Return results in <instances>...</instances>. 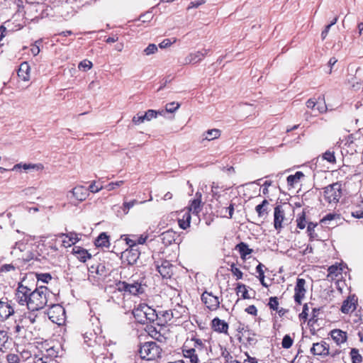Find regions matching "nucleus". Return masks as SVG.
I'll list each match as a JSON object with an SVG mask.
<instances>
[{"mask_svg": "<svg viewBox=\"0 0 363 363\" xmlns=\"http://www.w3.org/2000/svg\"><path fill=\"white\" fill-rule=\"evenodd\" d=\"M50 295L49 289L45 286L36 287L33 291L31 297L28 298V308L35 311L43 308L48 304V296Z\"/></svg>", "mask_w": 363, "mask_h": 363, "instance_id": "1", "label": "nucleus"}, {"mask_svg": "<svg viewBox=\"0 0 363 363\" xmlns=\"http://www.w3.org/2000/svg\"><path fill=\"white\" fill-rule=\"evenodd\" d=\"M116 286L118 291L133 296H139L144 294L146 288L143 279L133 281V282L119 281L116 284Z\"/></svg>", "mask_w": 363, "mask_h": 363, "instance_id": "2", "label": "nucleus"}, {"mask_svg": "<svg viewBox=\"0 0 363 363\" xmlns=\"http://www.w3.org/2000/svg\"><path fill=\"white\" fill-rule=\"evenodd\" d=\"M162 349L155 342H147L141 345L138 350L140 357L146 360H152L160 356Z\"/></svg>", "mask_w": 363, "mask_h": 363, "instance_id": "3", "label": "nucleus"}, {"mask_svg": "<svg viewBox=\"0 0 363 363\" xmlns=\"http://www.w3.org/2000/svg\"><path fill=\"white\" fill-rule=\"evenodd\" d=\"M325 200L330 204H337L342 196V185L338 182L333 183L323 189Z\"/></svg>", "mask_w": 363, "mask_h": 363, "instance_id": "4", "label": "nucleus"}, {"mask_svg": "<svg viewBox=\"0 0 363 363\" xmlns=\"http://www.w3.org/2000/svg\"><path fill=\"white\" fill-rule=\"evenodd\" d=\"M44 169V166L41 163L33 164V163H23L20 162L13 166L11 169H6L1 167V174L4 172L9 171H19L23 169L25 172H30L34 171H42Z\"/></svg>", "mask_w": 363, "mask_h": 363, "instance_id": "5", "label": "nucleus"}, {"mask_svg": "<svg viewBox=\"0 0 363 363\" xmlns=\"http://www.w3.org/2000/svg\"><path fill=\"white\" fill-rule=\"evenodd\" d=\"M29 247L30 246L28 243L23 241L16 242L11 254L14 253L16 255H18V250L19 252L23 253L21 256H18V259H21L25 262H29L34 259L35 257V255L29 250Z\"/></svg>", "mask_w": 363, "mask_h": 363, "instance_id": "6", "label": "nucleus"}, {"mask_svg": "<svg viewBox=\"0 0 363 363\" xmlns=\"http://www.w3.org/2000/svg\"><path fill=\"white\" fill-rule=\"evenodd\" d=\"M33 291V290L28 286H24L22 283H18L15 294L17 302L21 306L26 305L28 306V298L31 297L30 294L32 295Z\"/></svg>", "mask_w": 363, "mask_h": 363, "instance_id": "7", "label": "nucleus"}, {"mask_svg": "<svg viewBox=\"0 0 363 363\" xmlns=\"http://www.w3.org/2000/svg\"><path fill=\"white\" fill-rule=\"evenodd\" d=\"M201 301L205 304V306L210 311H216L219 308L220 306V300L219 298L216 296H214L212 292H208L205 291L201 294Z\"/></svg>", "mask_w": 363, "mask_h": 363, "instance_id": "8", "label": "nucleus"}, {"mask_svg": "<svg viewBox=\"0 0 363 363\" xmlns=\"http://www.w3.org/2000/svg\"><path fill=\"white\" fill-rule=\"evenodd\" d=\"M306 280L302 278H298L294 288V301L298 305L301 304V301L305 297L306 293Z\"/></svg>", "mask_w": 363, "mask_h": 363, "instance_id": "9", "label": "nucleus"}, {"mask_svg": "<svg viewBox=\"0 0 363 363\" xmlns=\"http://www.w3.org/2000/svg\"><path fill=\"white\" fill-rule=\"evenodd\" d=\"M155 267L157 271L160 274V275L164 279L171 278V277L173 274L174 266L168 260H162L160 264H159V262H157L155 264Z\"/></svg>", "mask_w": 363, "mask_h": 363, "instance_id": "10", "label": "nucleus"}, {"mask_svg": "<svg viewBox=\"0 0 363 363\" xmlns=\"http://www.w3.org/2000/svg\"><path fill=\"white\" fill-rule=\"evenodd\" d=\"M80 234L75 232H69L68 233H60L58 236L63 238L62 240V245L65 247H68L79 242L80 240Z\"/></svg>", "mask_w": 363, "mask_h": 363, "instance_id": "11", "label": "nucleus"}, {"mask_svg": "<svg viewBox=\"0 0 363 363\" xmlns=\"http://www.w3.org/2000/svg\"><path fill=\"white\" fill-rule=\"evenodd\" d=\"M311 352L313 355H321L326 356L329 354V346L324 342H316L313 344V347L311 348Z\"/></svg>", "mask_w": 363, "mask_h": 363, "instance_id": "12", "label": "nucleus"}, {"mask_svg": "<svg viewBox=\"0 0 363 363\" xmlns=\"http://www.w3.org/2000/svg\"><path fill=\"white\" fill-rule=\"evenodd\" d=\"M285 217V213L282 206L278 205L274 208V225L276 230H279L282 228V222Z\"/></svg>", "mask_w": 363, "mask_h": 363, "instance_id": "13", "label": "nucleus"}, {"mask_svg": "<svg viewBox=\"0 0 363 363\" xmlns=\"http://www.w3.org/2000/svg\"><path fill=\"white\" fill-rule=\"evenodd\" d=\"M160 238L162 244H164L165 246H169L173 242H176V240L179 238V235L175 231L172 230H168L162 233L160 235Z\"/></svg>", "mask_w": 363, "mask_h": 363, "instance_id": "14", "label": "nucleus"}, {"mask_svg": "<svg viewBox=\"0 0 363 363\" xmlns=\"http://www.w3.org/2000/svg\"><path fill=\"white\" fill-rule=\"evenodd\" d=\"M140 252L139 251L138 247L127 249L124 252V256L128 262V264L130 265H133L137 262L140 257Z\"/></svg>", "mask_w": 363, "mask_h": 363, "instance_id": "15", "label": "nucleus"}, {"mask_svg": "<svg viewBox=\"0 0 363 363\" xmlns=\"http://www.w3.org/2000/svg\"><path fill=\"white\" fill-rule=\"evenodd\" d=\"M143 308L145 313V324L154 323L155 321L158 322V320H161V317L159 316L158 313L155 309L146 304L144 305Z\"/></svg>", "mask_w": 363, "mask_h": 363, "instance_id": "16", "label": "nucleus"}, {"mask_svg": "<svg viewBox=\"0 0 363 363\" xmlns=\"http://www.w3.org/2000/svg\"><path fill=\"white\" fill-rule=\"evenodd\" d=\"M212 328L218 333H227L228 324L225 320L216 317L212 320Z\"/></svg>", "mask_w": 363, "mask_h": 363, "instance_id": "17", "label": "nucleus"}, {"mask_svg": "<svg viewBox=\"0 0 363 363\" xmlns=\"http://www.w3.org/2000/svg\"><path fill=\"white\" fill-rule=\"evenodd\" d=\"M73 254L77 257V258L82 262H85L87 259H91V255L89 252L82 248L81 247L75 246L72 249Z\"/></svg>", "mask_w": 363, "mask_h": 363, "instance_id": "18", "label": "nucleus"}, {"mask_svg": "<svg viewBox=\"0 0 363 363\" xmlns=\"http://www.w3.org/2000/svg\"><path fill=\"white\" fill-rule=\"evenodd\" d=\"M73 196L79 201H84L89 195L88 189L83 186H77L72 189Z\"/></svg>", "mask_w": 363, "mask_h": 363, "instance_id": "19", "label": "nucleus"}, {"mask_svg": "<svg viewBox=\"0 0 363 363\" xmlns=\"http://www.w3.org/2000/svg\"><path fill=\"white\" fill-rule=\"evenodd\" d=\"M30 66L27 62L21 64L17 74L23 81H28L30 79Z\"/></svg>", "mask_w": 363, "mask_h": 363, "instance_id": "20", "label": "nucleus"}, {"mask_svg": "<svg viewBox=\"0 0 363 363\" xmlns=\"http://www.w3.org/2000/svg\"><path fill=\"white\" fill-rule=\"evenodd\" d=\"M331 337L337 345H340L346 341L347 333L341 330L335 329L331 331Z\"/></svg>", "mask_w": 363, "mask_h": 363, "instance_id": "21", "label": "nucleus"}, {"mask_svg": "<svg viewBox=\"0 0 363 363\" xmlns=\"http://www.w3.org/2000/svg\"><path fill=\"white\" fill-rule=\"evenodd\" d=\"M235 249L239 252L240 257L243 260L246 259L247 256L253 252L252 249H250L248 245L243 242L238 243L236 245Z\"/></svg>", "mask_w": 363, "mask_h": 363, "instance_id": "22", "label": "nucleus"}, {"mask_svg": "<svg viewBox=\"0 0 363 363\" xmlns=\"http://www.w3.org/2000/svg\"><path fill=\"white\" fill-rule=\"evenodd\" d=\"M145 304H140L137 308L133 311V314L135 320L141 323L145 324V313L143 308Z\"/></svg>", "mask_w": 363, "mask_h": 363, "instance_id": "23", "label": "nucleus"}, {"mask_svg": "<svg viewBox=\"0 0 363 363\" xmlns=\"http://www.w3.org/2000/svg\"><path fill=\"white\" fill-rule=\"evenodd\" d=\"M94 244L98 247H108L110 245L109 237L106 233H101L95 240Z\"/></svg>", "mask_w": 363, "mask_h": 363, "instance_id": "24", "label": "nucleus"}, {"mask_svg": "<svg viewBox=\"0 0 363 363\" xmlns=\"http://www.w3.org/2000/svg\"><path fill=\"white\" fill-rule=\"evenodd\" d=\"M14 309L13 306L7 302L1 301V320L3 319H8L10 316L13 315Z\"/></svg>", "mask_w": 363, "mask_h": 363, "instance_id": "25", "label": "nucleus"}, {"mask_svg": "<svg viewBox=\"0 0 363 363\" xmlns=\"http://www.w3.org/2000/svg\"><path fill=\"white\" fill-rule=\"evenodd\" d=\"M355 308H356V306L354 302V300L351 299L350 298H347L342 303V305L341 306V311L343 313L348 314L349 313L354 311Z\"/></svg>", "mask_w": 363, "mask_h": 363, "instance_id": "26", "label": "nucleus"}, {"mask_svg": "<svg viewBox=\"0 0 363 363\" xmlns=\"http://www.w3.org/2000/svg\"><path fill=\"white\" fill-rule=\"evenodd\" d=\"M190 222L191 215L189 211L184 212L182 218H179L178 219L179 225L183 230H186L190 226Z\"/></svg>", "mask_w": 363, "mask_h": 363, "instance_id": "27", "label": "nucleus"}, {"mask_svg": "<svg viewBox=\"0 0 363 363\" xmlns=\"http://www.w3.org/2000/svg\"><path fill=\"white\" fill-rule=\"evenodd\" d=\"M208 52V50L204 49L201 51H197L189 55V63H197L200 62Z\"/></svg>", "mask_w": 363, "mask_h": 363, "instance_id": "28", "label": "nucleus"}, {"mask_svg": "<svg viewBox=\"0 0 363 363\" xmlns=\"http://www.w3.org/2000/svg\"><path fill=\"white\" fill-rule=\"evenodd\" d=\"M183 354L184 357L189 358L191 363H198V354L196 352V348L183 349Z\"/></svg>", "mask_w": 363, "mask_h": 363, "instance_id": "29", "label": "nucleus"}, {"mask_svg": "<svg viewBox=\"0 0 363 363\" xmlns=\"http://www.w3.org/2000/svg\"><path fill=\"white\" fill-rule=\"evenodd\" d=\"M158 314L161 317V320H158L157 322L158 325H163L172 319V313H170V311H160Z\"/></svg>", "mask_w": 363, "mask_h": 363, "instance_id": "30", "label": "nucleus"}, {"mask_svg": "<svg viewBox=\"0 0 363 363\" xmlns=\"http://www.w3.org/2000/svg\"><path fill=\"white\" fill-rule=\"evenodd\" d=\"M303 177L304 174L302 172H296L294 174L289 175L287 177V184L290 186H294V184L298 183Z\"/></svg>", "mask_w": 363, "mask_h": 363, "instance_id": "31", "label": "nucleus"}, {"mask_svg": "<svg viewBox=\"0 0 363 363\" xmlns=\"http://www.w3.org/2000/svg\"><path fill=\"white\" fill-rule=\"evenodd\" d=\"M220 135V131L218 129H211L208 130L203 134V139L207 140H212L213 139L218 138Z\"/></svg>", "mask_w": 363, "mask_h": 363, "instance_id": "32", "label": "nucleus"}, {"mask_svg": "<svg viewBox=\"0 0 363 363\" xmlns=\"http://www.w3.org/2000/svg\"><path fill=\"white\" fill-rule=\"evenodd\" d=\"M236 293L238 296H241L243 299L250 298L248 295V291L246 288V286L243 284L238 283L236 287Z\"/></svg>", "mask_w": 363, "mask_h": 363, "instance_id": "33", "label": "nucleus"}, {"mask_svg": "<svg viewBox=\"0 0 363 363\" xmlns=\"http://www.w3.org/2000/svg\"><path fill=\"white\" fill-rule=\"evenodd\" d=\"M164 111H155L152 109L147 110L144 113V117L146 118V121H150L153 118H156L158 115H163Z\"/></svg>", "mask_w": 363, "mask_h": 363, "instance_id": "34", "label": "nucleus"}, {"mask_svg": "<svg viewBox=\"0 0 363 363\" xmlns=\"http://www.w3.org/2000/svg\"><path fill=\"white\" fill-rule=\"evenodd\" d=\"M340 215L339 214H337V213H328L327 215H325L321 220H320V223L324 225H330V222L335 220V219H338L340 220Z\"/></svg>", "mask_w": 363, "mask_h": 363, "instance_id": "35", "label": "nucleus"}, {"mask_svg": "<svg viewBox=\"0 0 363 363\" xmlns=\"http://www.w3.org/2000/svg\"><path fill=\"white\" fill-rule=\"evenodd\" d=\"M84 339L88 346H92L93 342H96V333L95 332H86L84 334Z\"/></svg>", "mask_w": 363, "mask_h": 363, "instance_id": "36", "label": "nucleus"}, {"mask_svg": "<svg viewBox=\"0 0 363 363\" xmlns=\"http://www.w3.org/2000/svg\"><path fill=\"white\" fill-rule=\"evenodd\" d=\"M35 363H55V361L51 360L50 357H48L45 354H35L34 357Z\"/></svg>", "mask_w": 363, "mask_h": 363, "instance_id": "37", "label": "nucleus"}, {"mask_svg": "<svg viewBox=\"0 0 363 363\" xmlns=\"http://www.w3.org/2000/svg\"><path fill=\"white\" fill-rule=\"evenodd\" d=\"M145 201L138 202L137 200L133 199L130 201H124L123 203L122 209L125 214H127L129 211V210L133 208L135 204H138L139 203H143Z\"/></svg>", "mask_w": 363, "mask_h": 363, "instance_id": "38", "label": "nucleus"}, {"mask_svg": "<svg viewBox=\"0 0 363 363\" xmlns=\"http://www.w3.org/2000/svg\"><path fill=\"white\" fill-rule=\"evenodd\" d=\"M317 226V223L310 222L307 225V231L311 240L317 239L318 235L315 233V228Z\"/></svg>", "mask_w": 363, "mask_h": 363, "instance_id": "39", "label": "nucleus"}, {"mask_svg": "<svg viewBox=\"0 0 363 363\" xmlns=\"http://www.w3.org/2000/svg\"><path fill=\"white\" fill-rule=\"evenodd\" d=\"M264 267V265L262 264V263H259L257 267H256V272L258 273L259 274V279L262 284V286H267V284L264 283V269L263 268Z\"/></svg>", "mask_w": 363, "mask_h": 363, "instance_id": "40", "label": "nucleus"}, {"mask_svg": "<svg viewBox=\"0 0 363 363\" xmlns=\"http://www.w3.org/2000/svg\"><path fill=\"white\" fill-rule=\"evenodd\" d=\"M350 356L352 363H360L362 361V357L359 354L358 350L352 348L350 351Z\"/></svg>", "mask_w": 363, "mask_h": 363, "instance_id": "41", "label": "nucleus"}, {"mask_svg": "<svg viewBox=\"0 0 363 363\" xmlns=\"http://www.w3.org/2000/svg\"><path fill=\"white\" fill-rule=\"evenodd\" d=\"M296 223H297V227L300 229L305 228L306 225V213L304 212H302L301 213L298 215V217L296 218Z\"/></svg>", "mask_w": 363, "mask_h": 363, "instance_id": "42", "label": "nucleus"}, {"mask_svg": "<svg viewBox=\"0 0 363 363\" xmlns=\"http://www.w3.org/2000/svg\"><path fill=\"white\" fill-rule=\"evenodd\" d=\"M190 211H193L195 213H199L201 211V200L195 199L192 201L190 206Z\"/></svg>", "mask_w": 363, "mask_h": 363, "instance_id": "43", "label": "nucleus"}, {"mask_svg": "<svg viewBox=\"0 0 363 363\" xmlns=\"http://www.w3.org/2000/svg\"><path fill=\"white\" fill-rule=\"evenodd\" d=\"M268 204H269V202L267 201V200L264 199L262 201V202L260 204H259L256 206L255 210L259 217L262 216L264 213L266 212L267 209L265 207Z\"/></svg>", "mask_w": 363, "mask_h": 363, "instance_id": "44", "label": "nucleus"}, {"mask_svg": "<svg viewBox=\"0 0 363 363\" xmlns=\"http://www.w3.org/2000/svg\"><path fill=\"white\" fill-rule=\"evenodd\" d=\"M294 340L289 335L284 336L281 342L282 347L284 349L290 348L293 345Z\"/></svg>", "mask_w": 363, "mask_h": 363, "instance_id": "45", "label": "nucleus"}, {"mask_svg": "<svg viewBox=\"0 0 363 363\" xmlns=\"http://www.w3.org/2000/svg\"><path fill=\"white\" fill-rule=\"evenodd\" d=\"M180 107V104L177 102L168 103L165 106V111L167 113H174Z\"/></svg>", "mask_w": 363, "mask_h": 363, "instance_id": "46", "label": "nucleus"}, {"mask_svg": "<svg viewBox=\"0 0 363 363\" xmlns=\"http://www.w3.org/2000/svg\"><path fill=\"white\" fill-rule=\"evenodd\" d=\"M230 271L232 274L236 277V279L239 280L242 278L243 274L242 272L235 266V263H232L230 264Z\"/></svg>", "mask_w": 363, "mask_h": 363, "instance_id": "47", "label": "nucleus"}, {"mask_svg": "<svg viewBox=\"0 0 363 363\" xmlns=\"http://www.w3.org/2000/svg\"><path fill=\"white\" fill-rule=\"evenodd\" d=\"M92 62L88 60H84L83 61L80 62L78 68L83 71H87L90 69L92 67Z\"/></svg>", "mask_w": 363, "mask_h": 363, "instance_id": "48", "label": "nucleus"}, {"mask_svg": "<svg viewBox=\"0 0 363 363\" xmlns=\"http://www.w3.org/2000/svg\"><path fill=\"white\" fill-rule=\"evenodd\" d=\"M323 160H327L330 163H335L336 159L335 157V153L333 151L328 150L323 155Z\"/></svg>", "mask_w": 363, "mask_h": 363, "instance_id": "49", "label": "nucleus"}, {"mask_svg": "<svg viewBox=\"0 0 363 363\" xmlns=\"http://www.w3.org/2000/svg\"><path fill=\"white\" fill-rule=\"evenodd\" d=\"M107 270L104 264L97 263L96 264V274L100 277H106Z\"/></svg>", "mask_w": 363, "mask_h": 363, "instance_id": "50", "label": "nucleus"}, {"mask_svg": "<svg viewBox=\"0 0 363 363\" xmlns=\"http://www.w3.org/2000/svg\"><path fill=\"white\" fill-rule=\"evenodd\" d=\"M36 277L38 281H42L43 283H48L52 279V277L49 273L37 274Z\"/></svg>", "mask_w": 363, "mask_h": 363, "instance_id": "51", "label": "nucleus"}, {"mask_svg": "<svg viewBox=\"0 0 363 363\" xmlns=\"http://www.w3.org/2000/svg\"><path fill=\"white\" fill-rule=\"evenodd\" d=\"M123 183H124V182L122 180L117 181L116 182H111V183L108 184L107 185H106L105 186H104V189L110 191L115 189L117 187L121 186L122 184H123Z\"/></svg>", "mask_w": 363, "mask_h": 363, "instance_id": "52", "label": "nucleus"}, {"mask_svg": "<svg viewBox=\"0 0 363 363\" xmlns=\"http://www.w3.org/2000/svg\"><path fill=\"white\" fill-rule=\"evenodd\" d=\"M222 211H225V214L222 216L223 217L231 218L234 213V204L230 203L228 208H224Z\"/></svg>", "mask_w": 363, "mask_h": 363, "instance_id": "53", "label": "nucleus"}, {"mask_svg": "<svg viewBox=\"0 0 363 363\" xmlns=\"http://www.w3.org/2000/svg\"><path fill=\"white\" fill-rule=\"evenodd\" d=\"M268 305L271 309L274 311H278L279 301L277 297H270Z\"/></svg>", "mask_w": 363, "mask_h": 363, "instance_id": "54", "label": "nucleus"}, {"mask_svg": "<svg viewBox=\"0 0 363 363\" xmlns=\"http://www.w3.org/2000/svg\"><path fill=\"white\" fill-rule=\"evenodd\" d=\"M6 363H19V356L16 354H8L6 357Z\"/></svg>", "mask_w": 363, "mask_h": 363, "instance_id": "55", "label": "nucleus"}, {"mask_svg": "<svg viewBox=\"0 0 363 363\" xmlns=\"http://www.w3.org/2000/svg\"><path fill=\"white\" fill-rule=\"evenodd\" d=\"M221 356L225 359V362H229L233 361V356L225 347H221Z\"/></svg>", "mask_w": 363, "mask_h": 363, "instance_id": "56", "label": "nucleus"}, {"mask_svg": "<svg viewBox=\"0 0 363 363\" xmlns=\"http://www.w3.org/2000/svg\"><path fill=\"white\" fill-rule=\"evenodd\" d=\"M153 18V15L151 12H146L145 13L141 14L139 16L138 20L142 21L143 23L150 22Z\"/></svg>", "mask_w": 363, "mask_h": 363, "instance_id": "57", "label": "nucleus"}, {"mask_svg": "<svg viewBox=\"0 0 363 363\" xmlns=\"http://www.w3.org/2000/svg\"><path fill=\"white\" fill-rule=\"evenodd\" d=\"M157 51V47L155 44H149L148 46L144 50V53L146 55H150Z\"/></svg>", "mask_w": 363, "mask_h": 363, "instance_id": "58", "label": "nucleus"}, {"mask_svg": "<svg viewBox=\"0 0 363 363\" xmlns=\"http://www.w3.org/2000/svg\"><path fill=\"white\" fill-rule=\"evenodd\" d=\"M132 121L135 125H139L146 121V118L144 117V114L138 113L136 116H133Z\"/></svg>", "mask_w": 363, "mask_h": 363, "instance_id": "59", "label": "nucleus"}, {"mask_svg": "<svg viewBox=\"0 0 363 363\" xmlns=\"http://www.w3.org/2000/svg\"><path fill=\"white\" fill-rule=\"evenodd\" d=\"M341 269L339 268L337 265H331L328 267V272L329 275H334L337 277L338 274L341 273Z\"/></svg>", "mask_w": 363, "mask_h": 363, "instance_id": "60", "label": "nucleus"}, {"mask_svg": "<svg viewBox=\"0 0 363 363\" xmlns=\"http://www.w3.org/2000/svg\"><path fill=\"white\" fill-rule=\"evenodd\" d=\"M247 342L250 345H254L257 343V340L255 337V334L252 333L250 330H247Z\"/></svg>", "mask_w": 363, "mask_h": 363, "instance_id": "61", "label": "nucleus"}, {"mask_svg": "<svg viewBox=\"0 0 363 363\" xmlns=\"http://www.w3.org/2000/svg\"><path fill=\"white\" fill-rule=\"evenodd\" d=\"M191 341L194 342V347L193 348H196V352L203 350V343L201 341V340H200L199 338H193L191 340Z\"/></svg>", "mask_w": 363, "mask_h": 363, "instance_id": "62", "label": "nucleus"}, {"mask_svg": "<svg viewBox=\"0 0 363 363\" xmlns=\"http://www.w3.org/2000/svg\"><path fill=\"white\" fill-rule=\"evenodd\" d=\"M103 189H104L103 186H96V182L94 181L91 183V184L89 185V186L87 189H88V192L90 191L91 193H97Z\"/></svg>", "mask_w": 363, "mask_h": 363, "instance_id": "63", "label": "nucleus"}, {"mask_svg": "<svg viewBox=\"0 0 363 363\" xmlns=\"http://www.w3.org/2000/svg\"><path fill=\"white\" fill-rule=\"evenodd\" d=\"M48 357H50L51 360H54L57 357V352L54 349L53 347L46 350L45 353Z\"/></svg>", "mask_w": 363, "mask_h": 363, "instance_id": "64", "label": "nucleus"}]
</instances>
